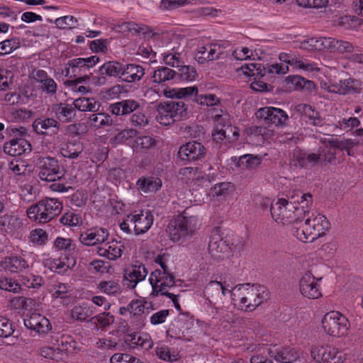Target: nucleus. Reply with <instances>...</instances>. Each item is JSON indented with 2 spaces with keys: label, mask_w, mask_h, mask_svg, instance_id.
Masks as SVG:
<instances>
[{
  "label": "nucleus",
  "mask_w": 363,
  "mask_h": 363,
  "mask_svg": "<svg viewBox=\"0 0 363 363\" xmlns=\"http://www.w3.org/2000/svg\"><path fill=\"white\" fill-rule=\"evenodd\" d=\"M48 240L47 233L40 228L33 230L30 233V241L33 244L43 245Z\"/></svg>",
  "instance_id": "63"
},
{
  "label": "nucleus",
  "mask_w": 363,
  "mask_h": 363,
  "mask_svg": "<svg viewBox=\"0 0 363 363\" xmlns=\"http://www.w3.org/2000/svg\"><path fill=\"white\" fill-rule=\"evenodd\" d=\"M135 223L134 233L140 235L146 233L152 225L154 216L150 210L135 211Z\"/></svg>",
  "instance_id": "28"
},
{
  "label": "nucleus",
  "mask_w": 363,
  "mask_h": 363,
  "mask_svg": "<svg viewBox=\"0 0 363 363\" xmlns=\"http://www.w3.org/2000/svg\"><path fill=\"white\" fill-rule=\"evenodd\" d=\"M222 282L217 281H210L205 287L203 296L206 301L211 304H216V301L220 297V289Z\"/></svg>",
  "instance_id": "40"
},
{
  "label": "nucleus",
  "mask_w": 363,
  "mask_h": 363,
  "mask_svg": "<svg viewBox=\"0 0 363 363\" xmlns=\"http://www.w3.org/2000/svg\"><path fill=\"white\" fill-rule=\"evenodd\" d=\"M145 68L138 64H123L120 79L127 83H135L142 79L145 75Z\"/></svg>",
  "instance_id": "27"
},
{
  "label": "nucleus",
  "mask_w": 363,
  "mask_h": 363,
  "mask_svg": "<svg viewBox=\"0 0 363 363\" xmlns=\"http://www.w3.org/2000/svg\"><path fill=\"white\" fill-rule=\"evenodd\" d=\"M176 79L183 82H192L197 77L196 69L190 65H182L179 67Z\"/></svg>",
  "instance_id": "49"
},
{
  "label": "nucleus",
  "mask_w": 363,
  "mask_h": 363,
  "mask_svg": "<svg viewBox=\"0 0 363 363\" xmlns=\"http://www.w3.org/2000/svg\"><path fill=\"white\" fill-rule=\"evenodd\" d=\"M194 325V318L189 313H180L172 323L167 334L178 340H189V335Z\"/></svg>",
  "instance_id": "10"
},
{
  "label": "nucleus",
  "mask_w": 363,
  "mask_h": 363,
  "mask_svg": "<svg viewBox=\"0 0 363 363\" xmlns=\"http://www.w3.org/2000/svg\"><path fill=\"white\" fill-rule=\"evenodd\" d=\"M192 100L201 106H206L211 108H216V106L219 105L220 103V98H218L216 94H199V91Z\"/></svg>",
  "instance_id": "44"
},
{
  "label": "nucleus",
  "mask_w": 363,
  "mask_h": 363,
  "mask_svg": "<svg viewBox=\"0 0 363 363\" xmlns=\"http://www.w3.org/2000/svg\"><path fill=\"white\" fill-rule=\"evenodd\" d=\"M89 125L96 128H100L105 126H111L113 124L112 117L106 113H96L89 115Z\"/></svg>",
  "instance_id": "42"
},
{
  "label": "nucleus",
  "mask_w": 363,
  "mask_h": 363,
  "mask_svg": "<svg viewBox=\"0 0 363 363\" xmlns=\"http://www.w3.org/2000/svg\"><path fill=\"white\" fill-rule=\"evenodd\" d=\"M97 289L109 296H118L121 293V285L113 280L100 281L97 284Z\"/></svg>",
  "instance_id": "45"
},
{
  "label": "nucleus",
  "mask_w": 363,
  "mask_h": 363,
  "mask_svg": "<svg viewBox=\"0 0 363 363\" xmlns=\"http://www.w3.org/2000/svg\"><path fill=\"white\" fill-rule=\"evenodd\" d=\"M124 250L123 244L116 240L104 243L97 247V254L110 260H116L121 257Z\"/></svg>",
  "instance_id": "26"
},
{
  "label": "nucleus",
  "mask_w": 363,
  "mask_h": 363,
  "mask_svg": "<svg viewBox=\"0 0 363 363\" xmlns=\"http://www.w3.org/2000/svg\"><path fill=\"white\" fill-rule=\"evenodd\" d=\"M362 23V20L354 16H344L339 18L337 24L346 30H352L357 28Z\"/></svg>",
  "instance_id": "54"
},
{
  "label": "nucleus",
  "mask_w": 363,
  "mask_h": 363,
  "mask_svg": "<svg viewBox=\"0 0 363 363\" xmlns=\"http://www.w3.org/2000/svg\"><path fill=\"white\" fill-rule=\"evenodd\" d=\"M290 162L296 167L310 169L320 164V157L318 153H309L297 147L292 151Z\"/></svg>",
  "instance_id": "17"
},
{
  "label": "nucleus",
  "mask_w": 363,
  "mask_h": 363,
  "mask_svg": "<svg viewBox=\"0 0 363 363\" xmlns=\"http://www.w3.org/2000/svg\"><path fill=\"white\" fill-rule=\"evenodd\" d=\"M265 155H244L240 157L238 164L240 167L249 169H256L261 164Z\"/></svg>",
  "instance_id": "43"
},
{
  "label": "nucleus",
  "mask_w": 363,
  "mask_h": 363,
  "mask_svg": "<svg viewBox=\"0 0 363 363\" xmlns=\"http://www.w3.org/2000/svg\"><path fill=\"white\" fill-rule=\"evenodd\" d=\"M6 131L14 134V138L6 141L3 147L4 152L12 157L20 156L31 151L30 143L20 135L19 130L16 128H7Z\"/></svg>",
  "instance_id": "13"
},
{
  "label": "nucleus",
  "mask_w": 363,
  "mask_h": 363,
  "mask_svg": "<svg viewBox=\"0 0 363 363\" xmlns=\"http://www.w3.org/2000/svg\"><path fill=\"white\" fill-rule=\"evenodd\" d=\"M52 112L60 122L69 123L72 121L76 116V109L73 104L60 103L53 104Z\"/></svg>",
  "instance_id": "32"
},
{
  "label": "nucleus",
  "mask_w": 363,
  "mask_h": 363,
  "mask_svg": "<svg viewBox=\"0 0 363 363\" xmlns=\"http://www.w3.org/2000/svg\"><path fill=\"white\" fill-rule=\"evenodd\" d=\"M177 77V74L175 70L164 66L157 67L152 74V82L163 86L172 84Z\"/></svg>",
  "instance_id": "34"
},
{
  "label": "nucleus",
  "mask_w": 363,
  "mask_h": 363,
  "mask_svg": "<svg viewBox=\"0 0 363 363\" xmlns=\"http://www.w3.org/2000/svg\"><path fill=\"white\" fill-rule=\"evenodd\" d=\"M296 111L300 113V122L302 126L321 127L323 125V118L319 111L308 104H301L296 106Z\"/></svg>",
  "instance_id": "18"
},
{
  "label": "nucleus",
  "mask_w": 363,
  "mask_h": 363,
  "mask_svg": "<svg viewBox=\"0 0 363 363\" xmlns=\"http://www.w3.org/2000/svg\"><path fill=\"white\" fill-rule=\"evenodd\" d=\"M240 70L246 77H262V68L261 64L248 63L242 65Z\"/></svg>",
  "instance_id": "52"
},
{
  "label": "nucleus",
  "mask_w": 363,
  "mask_h": 363,
  "mask_svg": "<svg viewBox=\"0 0 363 363\" xmlns=\"http://www.w3.org/2000/svg\"><path fill=\"white\" fill-rule=\"evenodd\" d=\"M140 102L133 99H124L109 106L110 111L116 116H125L138 111Z\"/></svg>",
  "instance_id": "30"
},
{
  "label": "nucleus",
  "mask_w": 363,
  "mask_h": 363,
  "mask_svg": "<svg viewBox=\"0 0 363 363\" xmlns=\"http://www.w3.org/2000/svg\"><path fill=\"white\" fill-rule=\"evenodd\" d=\"M60 221L64 225L77 226L82 223V218L73 211H67L60 217Z\"/></svg>",
  "instance_id": "50"
},
{
  "label": "nucleus",
  "mask_w": 363,
  "mask_h": 363,
  "mask_svg": "<svg viewBox=\"0 0 363 363\" xmlns=\"http://www.w3.org/2000/svg\"><path fill=\"white\" fill-rule=\"evenodd\" d=\"M84 147L79 140H72L63 144L60 153L64 157L75 159L82 152Z\"/></svg>",
  "instance_id": "38"
},
{
  "label": "nucleus",
  "mask_w": 363,
  "mask_h": 363,
  "mask_svg": "<svg viewBox=\"0 0 363 363\" xmlns=\"http://www.w3.org/2000/svg\"><path fill=\"white\" fill-rule=\"evenodd\" d=\"M321 322L324 331L333 337L345 336L350 330L348 319L338 311H333L327 313Z\"/></svg>",
  "instance_id": "8"
},
{
  "label": "nucleus",
  "mask_w": 363,
  "mask_h": 363,
  "mask_svg": "<svg viewBox=\"0 0 363 363\" xmlns=\"http://www.w3.org/2000/svg\"><path fill=\"white\" fill-rule=\"evenodd\" d=\"M186 214V213L184 211L177 216L169 222L167 228L169 238L173 242H177L182 238L192 235L197 228V218L192 216H187Z\"/></svg>",
  "instance_id": "6"
},
{
  "label": "nucleus",
  "mask_w": 363,
  "mask_h": 363,
  "mask_svg": "<svg viewBox=\"0 0 363 363\" xmlns=\"http://www.w3.org/2000/svg\"><path fill=\"white\" fill-rule=\"evenodd\" d=\"M205 154L206 149L203 145L196 141L182 145L178 151L179 159L186 162L201 160Z\"/></svg>",
  "instance_id": "21"
},
{
  "label": "nucleus",
  "mask_w": 363,
  "mask_h": 363,
  "mask_svg": "<svg viewBox=\"0 0 363 363\" xmlns=\"http://www.w3.org/2000/svg\"><path fill=\"white\" fill-rule=\"evenodd\" d=\"M157 121L162 125H169L188 117V106L184 101L172 100L159 105Z\"/></svg>",
  "instance_id": "5"
},
{
  "label": "nucleus",
  "mask_w": 363,
  "mask_h": 363,
  "mask_svg": "<svg viewBox=\"0 0 363 363\" xmlns=\"http://www.w3.org/2000/svg\"><path fill=\"white\" fill-rule=\"evenodd\" d=\"M149 281L152 286V292L150 294L152 297L162 296L176 286L175 276L172 272H161L159 269L151 272Z\"/></svg>",
  "instance_id": "9"
},
{
  "label": "nucleus",
  "mask_w": 363,
  "mask_h": 363,
  "mask_svg": "<svg viewBox=\"0 0 363 363\" xmlns=\"http://www.w3.org/2000/svg\"><path fill=\"white\" fill-rule=\"evenodd\" d=\"M22 284L28 288H39L43 283V278L40 275L27 274L21 277Z\"/></svg>",
  "instance_id": "51"
},
{
  "label": "nucleus",
  "mask_w": 363,
  "mask_h": 363,
  "mask_svg": "<svg viewBox=\"0 0 363 363\" xmlns=\"http://www.w3.org/2000/svg\"><path fill=\"white\" fill-rule=\"evenodd\" d=\"M71 291V286L67 284L57 283L52 285V296L55 298H65L68 297V293Z\"/></svg>",
  "instance_id": "60"
},
{
  "label": "nucleus",
  "mask_w": 363,
  "mask_h": 363,
  "mask_svg": "<svg viewBox=\"0 0 363 363\" xmlns=\"http://www.w3.org/2000/svg\"><path fill=\"white\" fill-rule=\"evenodd\" d=\"M26 255L21 252V255H11L6 257L1 263V267L11 273L21 272L29 267L28 262L26 259Z\"/></svg>",
  "instance_id": "25"
},
{
  "label": "nucleus",
  "mask_w": 363,
  "mask_h": 363,
  "mask_svg": "<svg viewBox=\"0 0 363 363\" xmlns=\"http://www.w3.org/2000/svg\"><path fill=\"white\" fill-rule=\"evenodd\" d=\"M125 342L130 347L148 350L153 346V342L147 333H133L125 337Z\"/></svg>",
  "instance_id": "31"
},
{
  "label": "nucleus",
  "mask_w": 363,
  "mask_h": 363,
  "mask_svg": "<svg viewBox=\"0 0 363 363\" xmlns=\"http://www.w3.org/2000/svg\"><path fill=\"white\" fill-rule=\"evenodd\" d=\"M90 320H93L96 325H99L101 328H105L114 323L115 318L111 313L104 312L93 316Z\"/></svg>",
  "instance_id": "56"
},
{
  "label": "nucleus",
  "mask_w": 363,
  "mask_h": 363,
  "mask_svg": "<svg viewBox=\"0 0 363 363\" xmlns=\"http://www.w3.org/2000/svg\"><path fill=\"white\" fill-rule=\"evenodd\" d=\"M207 115L215 123V127L226 128L229 125L227 124L229 115L221 108H211L208 110Z\"/></svg>",
  "instance_id": "41"
},
{
  "label": "nucleus",
  "mask_w": 363,
  "mask_h": 363,
  "mask_svg": "<svg viewBox=\"0 0 363 363\" xmlns=\"http://www.w3.org/2000/svg\"><path fill=\"white\" fill-rule=\"evenodd\" d=\"M55 341L58 344L57 350L63 353V359L69 350L74 349L76 345V342L70 335H62L60 338L56 337Z\"/></svg>",
  "instance_id": "46"
},
{
  "label": "nucleus",
  "mask_w": 363,
  "mask_h": 363,
  "mask_svg": "<svg viewBox=\"0 0 363 363\" xmlns=\"http://www.w3.org/2000/svg\"><path fill=\"white\" fill-rule=\"evenodd\" d=\"M52 248L56 252H63L66 257H70L72 259H74L78 253L76 244L71 238L57 237Z\"/></svg>",
  "instance_id": "33"
},
{
  "label": "nucleus",
  "mask_w": 363,
  "mask_h": 363,
  "mask_svg": "<svg viewBox=\"0 0 363 363\" xmlns=\"http://www.w3.org/2000/svg\"><path fill=\"white\" fill-rule=\"evenodd\" d=\"M136 185L138 189L143 193H156L161 189L162 182L158 177L147 176L139 178Z\"/></svg>",
  "instance_id": "35"
},
{
  "label": "nucleus",
  "mask_w": 363,
  "mask_h": 363,
  "mask_svg": "<svg viewBox=\"0 0 363 363\" xmlns=\"http://www.w3.org/2000/svg\"><path fill=\"white\" fill-rule=\"evenodd\" d=\"M156 140L151 136L144 135L137 137L133 142V147L136 149H149L153 147Z\"/></svg>",
  "instance_id": "61"
},
{
  "label": "nucleus",
  "mask_w": 363,
  "mask_h": 363,
  "mask_svg": "<svg viewBox=\"0 0 363 363\" xmlns=\"http://www.w3.org/2000/svg\"><path fill=\"white\" fill-rule=\"evenodd\" d=\"M271 357L281 363H291L295 362L299 357L298 351L290 347H284L276 350H270L269 352Z\"/></svg>",
  "instance_id": "36"
},
{
  "label": "nucleus",
  "mask_w": 363,
  "mask_h": 363,
  "mask_svg": "<svg viewBox=\"0 0 363 363\" xmlns=\"http://www.w3.org/2000/svg\"><path fill=\"white\" fill-rule=\"evenodd\" d=\"M33 300L30 298L16 296L11 300V306L16 310L28 309L33 305Z\"/></svg>",
  "instance_id": "62"
},
{
  "label": "nucleus",
  "mask_w": 363,
  "mask_h": 363,
  "mask_svg": "<svg viewBox=\"0 0 363 363\" xmlns=\"http://www.w3.org/2000/svg\"><path fill=\"white\" fill-rule=\"evenodd\" d=\"M148 274L145 266L140 262H135L124 272V284L130 289L135 288L137 284L143 281Z\"/></svg>",
  "instance_id": "20"
},
{
  "label": "nucleus",
  "mask_w": 363,
  "mask_h": 363,
  "mask_svg": "<svg viewBox=\"0 0 363 363\" xmlns=\"http://www.w3.org/2000/svg\"><path fill=\"white\" fill-rule=\"evenodd\" d=\"M294 68L308 72H318L320 71L318 63L304 58H297V60L295 61Z\"/></svg>",
  "instance_id": "55"
},
{
  "label": "nucleus",
  "mask_w": 363,
  "mask_h": 363,
  "mask_svg": "<svg viewBox=\"0 0 363 363\" xmlns=\"http://www.w3.org/2000/svg\"><path fill=\"white\" fill-rule=\"evenodd\" d=\"M38 354L45 359L54 360L56 362H60L63 360V353L57 350V348H54L52 347H42L39 348Z\"/></svg>",
  "instance_id": "47"
},
{
  "label": "nucleus",
  "mask_w": 363,
  "mask_h": 363,
  "mask_svg": "<svg viewBox=\"0 0 363 363\" xmlns=\"http://www.w3.org/2000/svg\"><path fill=\"white\" fill-rule=\"evenodd\" d=\"M111 363H142L140 359L127 353H116L110 359Z\"/></svg>",
  "instance_id": "64"
},
{
  "label": "nucleus",
  "mask_w": 363,
  "mask_h": 363,
  "mask_svg": "<svg viewBox=\"0 0 363 363\" xmlns=\"http://www.w3.org/2000/svg\"><path fill=\"white\" fill-rule=\"evenodd\" d=\"M62 209V203L54 198H45L30 206L28 217L38 223H46L57 216Z\"/></svg>",
  "instance_id": "4"
},
{
  "label": "nucleus",
  "mask_w": 363,
  "mask_h": 363,
  "mask_svg": "<svg viewBox=\"0 0 363 363\" xmlns=\"http://www.w3.org/2000/svg\"><path fill=\"white\" fill-rule=\"evenodd\" d=\"M362 82L359 80L348 78L330 84L328 86V91L330 93L342 95L359 94L362 90Z\"/></svg>",
  "instance_id": "22"
},
{
  "label": "nucleus",
  "mask_w": 363,
  "mask_h": 363,
  "mask_svg": "<svg viewBox=\"0 0 363 363\" xmlns=\"http://www.w3.org/2000/svg\"><path fill=\"white\" fill-rule=\"evenodd\" d=\"M311 354L319 363H342L345 359L342 352L330 345H313Z\"/></svg>",
  "instance_id": "14"
},
{
  "label": "nucleus",
  "mask_w": 363,
  "mask_h": 363,
  "mask_svg": "<svg viewBox=\"0 0 363 363\" xmlns=\"http://www.w3.org/2000/svg\"><path fill=\"white\" fill-rule=\"evenodd\" d=\"M236 246L230 245L228 240L221 238L219 235L216 234L210 238L208 252L215 259H223L229 257Z\"/></svg>",
  "instance_id": "15"
},
{
  "label": "nucleus",
  "mask_w": 363,
  "mask_h": 363,
  "mask_svg": "<svg viewBox=\"0 0 363 363\" xmlns=\"http://www.w3.org/2000/svg\"><path fill=\"white\" fill-rule=\"evenodd\" d=\"M306 217L303 224L294 227L293 234L300 241L311 242L329 230L330 223L324 215L313 213Z\"/></svg>",
  "instance_id": "3"
},
{
  "label": "nucleus",
  "mask_w": 363,
  "mask_h": 363,
  "mask_svg": "<svg viewBox=\"0 0 363 363\" xmlns=\"http://www.w3.org/2000/svg\"><path fill=\"white\" fill-rule=\"evenodd\" d=\"M174 96L178 100L186 99V98H189L193 96L195 97L196 94L198 92V88L196 86H189L185 88H179L173 89Z\"/></svg>",
  "instance_id": "59"
},
{
  "label": "nucleus",
  "mask_w": 363,
  "mask_h": 363,
  "mask_svg": "<svg viewBox=\"0 0 363 363\" xmlns=\"http://www.w3.org/2000/svg\"><path fill=\"white\" fill-rule=\"evenodd\" d=\"M73 106L80 111L98 112L101 104L94 98L80 97L74 101Z\"/></svg>",
  "instance_id": "39"
},
{
  "label": "nucleus",
  "mask_w": 363,
  "mask_h": 363,
  "mask_svg": "<svg viewBox=\"0 0 363 363\" xmlns=\"http://www.w3.org/2000/svg\"><path fill=\"white\" fill-rule=\"evenodd\" d=\"M0 289L10 292L18 293L21 291V286L16 280L6 277H1Z\"/></svg>",
  "instance_id": "58"
},
{
  "label": "nucleus",
  "mask_w": 363,
  "mask_h": 363,
  "mask_svg": "<svg viewBox=\"0 0 363 363\" xmlns=\"http://www.w3.org/2000/svg\"><path fill=\"white\" fill-rule=\"evenodd\" d=\"M72 261L74 263L75 262L74 259H72L69 257L66 256L64 260L60 259H54L50 262V268L51 270L57 273H64L70 268V264Z\"/></svg>",
  "instance_id": "48"
},
{
  "label": "nucleus",
  "mask_w": 363,
  "mask_h": 363,
  "mask_svg": "<svg viewBox=\"0 0 363 363\" xmlns=\"http://www.w3.org/2000/svg\"><path fill=\"white\" fill-rule=\"evenodd\" d=\"M37 168L38 176L42 181L55 182L63 176L58 161L53 157L40 158L37 164Z\"/></svg>",
  "instance_id": "12"
},
{
  "label": "nucleus",
  "mask_w": 363,
  "mask_h": 363,
  "mask_svg": "<svg viewBox=\"0 0 363 363\" xmlns=\"http://www.w3.org/2000/svg\"><path fill=\"white\" fill-rule=\"evenodd\" d=\"M256 116L267 125H274L282 126L289 119L286 113L281 108L266 106L259 108L256 112Z\"/></svg>",
  "instance_id": "16"
},
{
  "label": "nucleus",
  "mask_w": 363,
  "mask_h": 363,
  "mask_svg": "<svg viewBox=\"0 0 363 363\" xmlns=\"http://www.w3.org/2000/svg\"><path fill=\"white\" fill-rule=\"evenodd\" d=\"M289 72V67L283 63L268 64L263 67L262 76L268 74H284Z\"/></svg>",
  "instance_id": "57"
},
{
  "label": "nucleus",
  "mask_w": 363,
  "mask_h": 363,
  "mask_svg": "<svg viewBox=\"0 0 363 363\" xmlns=\"http://www.w3.org/2000/svg\"><path fill=\"white\" fill-rule=\"evenodd\" d=\"M99 62L100 57L97 55L73 58L65 64L62 73L69 78L78 79L82 77L83 79H89L91 75L89 72V69Z\"/></svg>",
  "instance_id": "7"
},
{
  "label": "nucleus",
  "mask_w": 363,
  "mask_h": 363,
  "mask_svg": "<svg viewBox=\"0 0 363 363\" xmlns=\"http://www.w3.org/2000/svg\"><path fill=\"white\" fill-rule=\"evenodd\" d=\"M123 64L118 61H108L104 63L99 69V72L101 74L97 78L96 82L100 84H104L106 82V78L104 75L110 77H118L120 79L121 73L122 72Z\"/></svg>",
  "instance_id": "29"
},
{
  "label": "nucleus",
  "mask_w": 363,
  "mask_h": 363,
  "mask_svg": "<svg viewBox=\"0 0 363 363\" xmlns=\"http://www.w3.org/2000/svg\"><path fill=\"white\" fill-rule=\"evenodd\" d=\"M24 325L40 335L48 333L52 329L50 320L44 315L33 313L23 319Z\"/></svg>",
  "instance_id": "23"
},
{
  "label": "nucleus",
  "mask_w": 363,
  "mask_h": 363,
  "mask_svg": "<svg viewBox=\"0 0 363 363\" xmlns=\"http://www.w3.org/2000/svg\"><path fill=\"white\" fill-rule=\"evenodd\" d=\"M322 278H316L312 269L306 271L299 280V291L303 296L308 299H318L323 296L319 281Z\"/></svg>",
  "instance_id": "11"
},
{
  "label": "nucleus",
  "mask_w": 363,
  "mask_h": 363,
  "mask_svg": "<svg viewBox=\"0 0 363 363\" xmlns=\"http://www.w3.org/2000/svg\"><path fill=\"white\" fill-rule=\"evenodd\" d=\"M33 130L43 135H55L59 133L60 123L52 118H38L32 124Z\"/></svg>",
  "instance_id": "24"
},
{
  "label": "nucleus",
  "mask_w": 363,
  "mask_h": 363,
  "mask_svg": "<svg viewBox=\"0 0 363 363\" xmlns=\"http://www.w3.org/2000/svg\"><path fill=\"white\" fill-rule=\"evenodd\" d=\"M268 294L265 286L249 283L236 285L230 291L233 304L245 312L254 311L268 298Z\"/></svg>",
  "instance_id": "2"
},
{
  "label": "nucleus",
  "mask_w": 363,
  "mask_h": 363,
  "mask_svg": "<svg viewBox=\"0 0 363 363\" xmlns=\"http://www.w3.org/2000/svg\"><path fill=\"white\" fill-rule=\"evenodd\" d=\"M312 204L311 194L297 190L290 196L289 201L282 198L271 204V215L277 223L296 225L310 214Z\"/></svg>",
  "instance_id": "1"
},
{
  "label": "nucleus",
  "mask_w": 363,
  "mask_h": 363,
  "mask_svg": "<svg viewBox=\"0 0 363 363\" xmlns=\"http://www.w3.org/2000/svg\"><path fill=\"white\" fill-rule=\"evenodd\" d=\"M93 314L92 307L88 303L82 302L73 306L70 312V318L73 321L82 323L91 318Z\"/></svg>",
  "instance_id": "37"
},
{
  "label": "nucleus",
  "mask_w": 363,
  "mask_h": 363,
  "mask_svg": "<svg viewBox=\"0 0 363 363\" xmlns=\"http://www.w3.org/2000/svg\"><path fill=\"white\" fill-rule=\"evenodd\" d=\"M155 352L157 357L162 360L174 362L178 359V354L175 352H172L169 347L167 345L157 346Z\"/></svg>",
  "instance_id": "53"
},
{
  "label": "nucleus",
  "mask_w": 363,
  "mask_h": 363,
  "mask_svg": "<svg viewBox=\"0 0 363 363\" xmlns=\"http://www.w3.org/2000/svg\"><path fill=\"white\" fill-rule=\"evenodd\" d=\"M109 236L108 230L102 227H94L81 233L79 240L84 245L94 246L104 243Z\"/></svg>",
  "instance_id": "19"
}]
</instances>
